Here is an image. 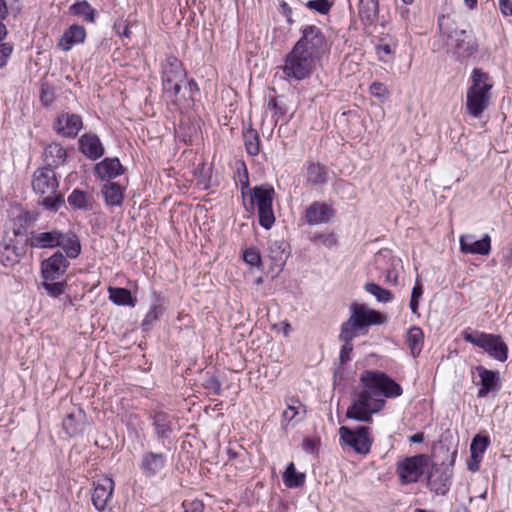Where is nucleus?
Segmentation results:
<instances>
[{
    "instance_id": "nucleus-2",
    "label": "nucleus",
    "mask_w": 512,
    "mask_h": 512,
    "mask_svg": "<svg viewBox=\"0 0 512 512\" xmlns=\"http://www.w3.org/2000/svg\"><path fill=\"white\" fill-rule=\"evenodd\" d=\"M386 322V317L379 311L373 310L365 304L353 303L350 306V317L343 322L339 339L344 343L340 351L341 363L350 361L353 351L352 340L367 333V328L372 325H380Z\"/></svg>"
},
{
    "instance_id": "nucleus-50",
    "label": "nucleus",
    "mask_w": 512,
    "mask_h": 512,
    "mask_svg": "<svg viewBox=\"0 0 512 512\" xmlns=\"http://www.w3.org/2000/svg\"><path fill=\"white\" fill-rule=\"evenodd\" d=\"M422 294H423L422 285L418 281H416V283L412 289L411 299H410V309L413 314L417 313L418 304H419L418 300L422 296Z\"/></svg>"
},
{
    "instance_id": "nucleus-31",
    "label": "nucleus",
    "mask_w": 512,
    "mask_h": 512,
    "mask_svg": "<svg viewBox=\"0 0 512 512\" xmlns=\"http://www.w3.org/2000/svg\"><path fill=\"white\" fill-rule=\"evenodd\" d=\"M69 13L87 23H94L98 15L97 10L86 0L77 1L70 5Z\"/></svg>"
},
{
    "instance_id": "nucleus-36",
    "label": "nucleus",
    "mask_w": 512,
    "mask_h": 512,
    "mask_svg": "<svg viewBox=\"0 0 512 512\" xmlns=\"http://www.w3.org/2000/svg\"><path fill=\"white\" fill-rule=\"evenodd\" d=\"M379 4L378 0H360L359 15L362 21L372 24L378 17Z\"/></svg>"
},
{
    "instance_id": "nucleus-35",
    "label": "nucleus",
    "mask_w": 512,
    "mask_h": 512,
    "mask_svg": "<svg viewBox=\"0 0 512 512\" xmlns=\"http://www.w3.org/2000/svg\"><path fill=\"white\" fill-rule=\"evenodd\" d=\"M83 412L81 410L78 411L77 414L69 413L63 419V429L69 436H75L80 434L84 429L83 424Z\"/></svg>"
},
{
    "instance_id": "nucleus-3",
    "label": "nucleus",
    "mask_w": 512,
    "mask_h": 512,
    "mask_svg": "<svg viewBox=\"0 0 512 512\" xmlns=\"http://www.w3.org/2000/svg\"><path fill=\"white\" fill-rule=\"evenodd\" d=\"M33 192L38 196V204L50 212H57L65 203L59 192V181L55 171L49 167H41L34 171L31 180Z\"/></svg>"
},
{
    "instance_id": "nucleus-27",
    "label": "nucleus",
    "mask_w": 512,
    "mask_h": 512,
    "mask_svg": "<svg viewBox=\"0 0 512 512\" xmlns=\"http://www.w3.org/2000/svg\"><path fill=\"white\" fill-rule=\"evenodd\" d=\"M477 51L478 44L476 39L465 30V34L458 37L450 51V54L457 56V58H467Z\"/></svg>"
},
{
    "instance_id": "nucleus-4",
    "label": "nucleus",
    "mask_w": 512,
    "mask_h": 512,
    "mask_svg": "<svg viewBox=\"0 0 512 512\" xmlns=\"http://www.w3.org/2000/svg\"><path fill=\"white\" fill-rule=\"evenodd\" d=\"M493 86V80L487 72L481 68L472 70L465 103L466 112L470 116L479 118L488 108Z\"/></svg>"
},
{
    "instance_id": "nucleus-1",
    "label": "nucleus",
    "mask_w": 512,
    "mask_h": 512,
    "mask_svg": "<svg viewBox=\"0 0 512 512\" xmlns=\"http://www.w3.org/2000/svg\"><path fill=\"white\" fill-rule=\"evenodd\" d=\"M359 384L361 390L346 412L348 418L358 421H371L372 414L383 409L386 398H396L403 393L397 382L379 371L363 372Z\"/></svg>"
},
{
    "instance_id": "nucleus-45",
    "label": "nucleus",
    "mask_w": 512,
    "mask_h": 512,
    "mask_svg": "<svg viewBox=\"0 0 512 512\" xmlns=\"http://www.w3.org/2000/svg\"><path fill=\"white\" fill-rule=\"evenodd\" d=\"M370 94L377 98L381 103L386 102L390 97V91L387 86L381 82H373L369 87Z\"/></svg>"
},
{
    "instance_id": "nucleus-12",
    "label": "nucleus",
    "mask_w": 512,
    "mask_h": 512,
    "mask_svg": "<svg viewBox=\"0 0 512 512\" xmlns=\"http://www.w3.org/2000/svg\"><path fill=\"white\" fill-rule=\"evenodd\" d=\"M427 469L428 458L425 455L408 457L397 464V474L403 484L417 482Z\"/></svg>"
},
{
    "instance_id": "nucleus-37",
    "label": "nucleus",
    "mask_w": 512,
    "mask_h": 512,
    "mask_svg": "<svg viewBox=\"0 0 512 512\" xmlns=\"http://www.w3.org/2000/svg\"><path fill=\"white\" fill-rule=\"evenodd\" d=\"M407 345L413 357L419 356L424 343V334L421 328L414 326L407 333Z\"/></svg>"
},
{
    "instance_id": "nucleus-32",
    "label": "nucleus",
    "mask_w": 512,
    "mask_h": 512,
    "mask_svg": "<svg viewBox=\"0 0 512 512\" xmlns=\"http://www.w3.org/2000/svg\"><path fill=\"white\" fill-rule=\"evenodd\" d=\"M67 202L72 209L87 211L92 207L93 198L83 190L74 189L68 195Z\"/></svg>"
},
{
    "instance_id": "nucleus-64",
    "label": "nucleus",
    "mask_w": 512,
    "mask_h": 512,
    "mask_svg": "<svg viewBox=\"0 0 512 512\" xmlns=\"http://www.w3.org/2000/svg\"><path fill=\"white\" fill-rule=\"evenodd\" d=\"M254 282H255L256 285H260V284L263 283V278L262 277H258V278L255 279Z\"/></svg>"
},
{
    "instance_id": "nucleus-16",
    "label": "nucleus",
    "mask_w": 512,
    "mask_h": 512,
    "mask_svg": "<svg viewBox=\"0 0 512 512\" xmlns=\"http://www.w3.org/2000/svg\"><path fill=\"white\" fill-rule=\"evenodd\" d=\"M83 128L82 117L75 113H61L54 124L56 133L66 138H74Z\"/></svg>"
},
{
    "instance_id": "nucleus-25",
    "label": "nucleus",
    "mask_w": 512,
    "mask_h": 512,
    "mask_svg": "<svg viewBox=\"0 0 512 512\" xmlns=\"http://www.w3.org/2000/svg\"><path fill=\"white\" fill-rule=\"evenodd\" d=\"M24 254L23 246H18L13 240L0 244V263L5 267H13Z\"/></svg>"
},
{
    "instance_id": "nucleus-54",
    "label": "nucleus",
    "mask_w": 512,
    "mask_h": 512,
    "mask_svg": "<svg viewBox=\"0 0 512 512\" xmlns=\"http://www.w3.org/2000/svg\"><path fill=\"white\" fill-rule=\"evenodd\" d=\"M499 9L503 16H511L512 15V3L510 0H498Z\"/></svg>"
},
{
    "instance_id": "nucleus-49",
    "label": "nucleus",
    "mask_w": 512,
    "mask_h": 512,
    "mask_svg": "<svg viewBox=\"0 0 512 512\" xmlns=\"http://www.w3.org/2000/svg\"><path fill=\"white\" fill-rule=\"evenodd\" d=\"M488 446V440L486 437L475 436L470 444V453L476 457L483 456Z\"/></svg>"
},
{
    "instance_id": "nucleus-58",
    "label": "nucleus",
    "mask_w": 512,
    "mask_h": 512,
    "mask_svg": "<svg viewBox=\"0 0 512 512\" xmlns=\"http://www.w3.org/2000/svg\"><path fill=\"white\" fill-rule=\"evenodd\" d=\"M8 14V8L5 0H0V19H4Z\"/></svg>"
},
{
    "instance_id": "nucleus-42",
    "label": "nucleus",
    "mask_w": 512,
    "mask_h": 512,
    "mask_svg": "<svg viewBox=\"0 0 512 512\" xmlns=\"http://www.w3.org/2000/svg\"><path fill=\"white\" fill-rule=\"evenodd\" d=\"M365 291L373 295L378 302L387 303L393 298V295L389 290L384 289L375 283H367L365 285Z\"/></svg>"
},
{
    "instance_id": "nucleus-52",
    "label": "nucleus",
    "mask_w": 512,
    "mask_h": 512,
    "mask_svg": "<svg viewBox=\"0 0 512 512\" xmlns=\"http://www.w3.org/2000/svg\"><path fill=\"white\" fill-rule=\"evenodd\" d=\"M315 241H318L327 248H332L338 243V239L334 233L320 234L315 237Z\"/></svg>"
},
{
    "instance_id": "nucleus-61",
    "label": "nucleus",
    "mask_w": 512,
    "mask_h": 512,
    "mask_svg": "<svg viewBox=\"0 0 512 512\" xmlns=\"http://www.w3.org/2000/svg\"><path fill=\"white\" fill-rule=\"evenodd\" d=\"M211 387L215 390L216 393H219L220 388H221V384L217 380H212L211 381Z\"/></svg>"
},
{
    "instance_id": "nucleus-22",
    "label": "nucleus",
    "mask_w": 512,
    "mask_h": 512,
    "mask_svg": "<svg viewBox=\"0 0 512 512\" xmlns=\"http://www.w3.org/2000/svg\"><path fill=\"white\" fill-rule=\"evenodd\" d=\"M286 409L282 413L281 427L287 430L290 426L293 427L305 415V406L299 400L291 398L286 401Z\"/></svg>"
},
{
    "instance_id": "nucleus-60",
    "label": "nucleus",
    "mask_w": 512,
    "mask_h": 512,
    "mask_svg": "<svg viewBox=\"0 0 512 512\" xmlns=\"http://www.w3.org/2000/svg\"><path fill=\"white\" fill-rule=\"evenodd\" d=\"M464 3L468 9L473 10L477 7L478 1L477 0H464Z\"/></svg>"
},
{
    "instance_id": "nucleus-56",
    "label": "nucleus",
    "mask_w": 512,
    "mask_h": 512,
    "mask_svg": "<svg viewBox=\"0 0 512 512\" xmlns=\"http://www.w3.org/2000/svg\"><path fill=\"white\" fill-rule=\"evenodd\" d=\"M301 446L302 450L307 454H312L315 450V442L312 439H304Z\"/></svg>"
},
{
    "instance_id": "nucleus-6",
    "label": "nucleus",
    "mask_w": 512,
    "mask_h": 512,
    "mask_svg": "<svg viewBox=\"0 0 512 512\" xmlns=\"http://www.w3.org/2000/svg\"><path fill=\"white\" fill-rule=\"evenodd\" d=\"M317 61L305 51L293 46L281 66L284 78L288 81H301L308 78L312 74Z\"/></svg>"
},
{
    "instance_id": "nucleus-29",
    "label": "nucleus",
    "mask_w": 512,
    "mask_h": 512,
    "mask_svg": "<svg viewBox=\"0 0 512 512\" xmlns=\"http://www.w3.org/2000/svg\"><path fill=\"white\" fill-rule=\"evenodd\" d=\"M62 238V232L59 230H51L34 234L31 239V246L35 248H55L59 246Z\"/></svg>"
},
{
    "instance_id": "nucleus-46",
    "label": "nucleus",
    "mask_w": 512,
    "mask_h": 512,
    "mask_svg": "<svg viewBox=\"0 0 512 512\" xmlns=\"http://www.w3.org/2000/svg\"><path fill=\"white\" fill-rule=\"evenodd\" d=\"M42 287L45 289L47 294L51 297H59L65 292V283L63 281H46L42 282Z\"/></svg>"
},
{
    "instance_id": "nucleus-47",
    "label": "nucleus",
    "mask_w": 512,
    "mask_h": 512,
    "mask_svg": "<svg viewBox=\"0 0 512 512\" xmlns=\"http://www.w3.org/2000/svg\"><path fill=\"white\" fill-rule=\"evenodd\" d=\"M267 111L272 112L273 116L277 118L286 114L287 108L282 98H270L266 106Z\"/></svg>"
},
{
    "instance_id": "nucleus-19",
    "label": "nucleus",
    "mask_w": 512,
    "mask_h": 512,
    "mask_svg": "<svg viewBox=\"0 0 512 512\" xmlns=\"http://www.w3.org/2000/svg\"><path fill=\"white\" fill-rule=\"evenodd\" d=\"M459 243L461 252L466 254L488 255L491 250V238L488 234L482 239H476L472 234L462 235Z\"/></svg>"
},
{
    "instance_id": "nucleus-10",
    "label": "nucleus",
    "mask_w": 512,
    "mask_h": 512,
    "mask_svg": "<svg viewBox=\"0 0 512 512\" xmlns=\"http://www.w3.org/2000/svg\"><path fill=\"white\" fill-rule=\"evenodd\" d=\"M339 436L342 444L351 448L355 453L360 455L370 453L373 438L369 427L357 426L355 428H348L341 426L339 428Z\"/></svg>"
},
{
    "instance_id": "nucleus-24",
    "label": "nucleus",
    "mask_w": 512,
    "mask_h": 512,
    "mask_svg": "<svg viewBox=\"0 0 512 512\" xmlns=\"http://www.w3.org/2000/svg\"><path fill=\"white\" fill-rule=\"evenodd\" d=\"M85 38V28L81 25L73 24L64 31L59 39L58 47L63 51H69L73 46L83 43Z\"/></svg>"
},
{
    "instance_id": "nucleus-39",
    "label": "nucleus",
    "mask_w": 512,
    "mask_h": 512,
    "mask_svg": "<svg viewBox=\"0 0 512 512\" xmlns=\"http://www.w3.org/2000/svg\"><path fill=\"white\" fill-rule=\"evenodd\" d=\"M103 195L106 204L109 206H119L123 201V188L114 182L107 183L103 187Z\"/></svg>"
},
{
    "instance_id": "nucleus-51",
    "label": "nucleus",
    "mask_w": 512,
    "mask_h": 512,
    "mask_svg": "<svg viewBox=\"0 0 512 512\" xmlns=\"http://www.w3.org/2000/svg\"><path fill=\"white\" fill-rule=\"evenodd\" d=\"M54 100V90L47 83H42L40 88V101L43 105L48 106Z\"/></svg>"
},
{
    "instance_id": "nucleus-20",
    "label": "nucleus",
    "mask_w": 512,
    "mask_h": 512,
    "mask_svg": "<svg viewBox=\"0 0 512 512\" xmlns=\"http://www.w3.org/2000/svg\"><path fill=\"white\" fill-rule=\"evenodd\" d=\"M333 216V208L330 205L319 201L313 202L305 212V220L309 225L328 223Z\"/></svg>"
},
{
    "instance_id": "nucleus-7",
    "label": "nucleus",
    "mask_w": 512,
    "mask_h": 512,
    "mask_svg": "<svg viewBox=\"0 0 512 512\" xmlns=\"http://www.w3.org/2000/svg\"><path fill=\"white\" fill-rule=\"evenodd\" d=\"M463 339L484 350L491 358L505 362L508 358V347L499 335L479 331H463Z\"/></svg>"
},
{
    "instance_id": "nucleus-30",
    "label": "nucleus",
    "mask_w": 512,
    "mask_h": 512,
    "mask_svg": "<svg viewBox=\"0 0 512 512\" xmlns=\"http://www.w3.org/2000/svg\"><path fill=\"white\" fill-rule=\"evenodd\" d=\"M43 156L47 166L53 169L65 162L67 153L59 143L52 142L45 147Z\"/></svg>"
},
{
    "instance_id": "nucleus-15",
    "label": "nucleus",
    "mask_w": 512,
    "mask_h": 512,
    "mask_svg": "<svg viewBox=\"0 0 512 512\" xmlns=\"http://www.w3.org/2000/svg\"><path fill=\"white\" fill-rule=\"evenodd\" d=\"M475 371L479 380L475 382L479 386L477 397L485 398L489 393L497 392L501 388L499 373L489 370L484 366H476Z\"/></svg>"
},
{
    "instance_id": "nucleus-18",
    "label": "nucleus",
    "mask_w": 512,
    "mask_h": 512,
    "mask_svg": "<svg viewBox=\"0 0 512 512\" xmlns=\"http://www.w3.org/2000/svg\"><path fill=\"white\" fill-rule=\"evenodd\" d=\"M167 456L161 452L146 451L140 460V470L146 477H154L166 466Z\"/></svg>"
},
{
    "instance_id": "nucleus-48",
    "label": "nucleus",
    "mask_w": 512,
    "mask_h": 512,
    "mask_svg": "<svg viewBox=\"0 0 512 512\" xmlns=\"http://www.w3.org/2000/svg\"><path fill=\"white\" fill-rule=\"evenodd\" d=\"M243 260L252 267H257L259 269L262 267L260 252L255 247H249L244 250Z\"/></svg>"
},
{
    "instance_id": "nucleus-23",
    "label": "nucleus",
    "mask_w": 512,
    "mask_h": 512,
    "mask_svg": "<svg viewBox=\"0 0 512 512\" xmlns=\"http://www.w3.org/2000/svg\"><path fill=\"white\" fill-rule=\"evenodd\" d=\"M79 150L89 159L96 160L104 154V147L97 135L86 133L79 139Z\"/></svg>"
},
{
    "instance_id": "nucleus-55",
    "label": "nucleus",
    "mask_w": 512,
    "mask_h": 512,
    "mask_svg": "<svg viewBox=\"0 0 512 512\" xmlns=\"http://www.w3.org/2000/svg\"><path fill=\"white\" fill-rule=\"evenodd\" d=\"M183 512H203V504L198 501L189 503L188 505H184Z\"/></svg>"
},
{
    "instance_id": "nucleus-53",
    "label": "nucleus",
    "mask_w": 512,
    "mask_h": 512,
    "mask_svg": "<svg viewBox=\"0 0 512 512\" xmlns=\"http://www.w3.org/2000/svg\"><path fill=\"white\" fill-rule=\"evenodd\" d=\"M13 48L8 43L0 44V68L4 67L10 57Z\"/></svg>"
},
{
    "instance_id": "nucleus-11",
    "label": "nucleus",
    "mask_w": 512,
    "mask_h": 512,
    "mask_svg": "<svg viewBox=\"0 0 512 512\" xmlns=\"http://www.w3.org/2000/svg\"><path fill=\"white\" fill-rule=\"evenodd\" d=\"M438 31L434 45L446 53H450L458 37L465 34V29H458L451 15L442 14L437 20Z\"/></svg>"
},
{
    "instance_id": "nucleus-13",
    "label": "nucleus",
    "mask_w": 512,
    "mask_h": 512,
    "mask_svg": "<svg viewBox=\"0 0 512 512\" xmlns=\"http://www.w3.org/2000/svg\"><path fill=\"white\" fill-rule=\"evenodd\" d=\"M69 267V261L61 252H55L41 263V275L46 281L59 280Z\"/></svg>"
},
{
    "instance_id": "nucleus-17",
    "label": "nucleus",
    "mask_w": 512,
    "mask_h": 512,
    "mask_svg": "<svg viewBox=\"0 0 512 512\" xmlns=\"http://www.w3.org/2000/svg\"><path fill=\"white\" fill-rule=\"evenodd\" d=\"M114 491V481L110 477H102L94 482L92 503L98 511H103L111 500Z\"/></svg>"
},
{
    "instance_id": "nucleus-34",
    "label": "nucleus",
    "mask_w": 512,
    "mask_h": 512,
    "mask_svg": "<svg viewBox=\"0 0 512 512\" xmlns=\"http://www.w3.org/2000/svg\"><path fill=\"white\" fill-rule=\"evenodd\" d=\"M59 242L60 243L58 247H61L65 251L67 257L71 259L78 257V255L81 252V245L77 236L74 233L62 232V238Z\"/></svg>"
},
{
    "instance_id": "nucleus-33",
    "label": "nucleus",
    "mask_w": 512,
    "mask_h": 512,
    "mask_svg": "<svg viewBox=\"0 0 512 512\" xmlns=\"http://www.w3.org/2000/svg\"><path fill=\"white\" fill-rule=\"evenodd\" d=\"M109 300L118 306L135 307L136 298L125 288L109 287Z\"/></svg>"
},
{
    "instance_id": "nucleus-63",
    "label": "nucleus",
    "mask_w": 512,
    "mask_h": 512,
    "mask_svg": "<svg viewBox=\"0 0 512 512\" xmlns=\"http://www.w3.org/2000/svg\"><path fill=\"white\" fill-rule=\"evenodd\" d=\"M380 50L384 51L386 54H390L391 53V49H390L389 45L381 46Z\"/></svg>"
},
{
    "instance_id": "nucleus-57",
    "label": "nucleus",
    "mask_w": 512,
    "mask_h": 512,
    "mask_svg": "<svg viewBox=\"0 0 512 512\" xmlns=\"http://www.w3.org/2000/svg\"><path fill=\"white\" fill-rule=\"evenodd\" d=\"M481 457H476L474 455H471L470 459L467 461L468 469L472 472H475L479 469V464L481 461Z\"/></svg>"
},
{
    "instance_id": "nucleus-26",
    "label": "nucleus",
    "mask_w": 512,
    "mask_h": 512,
    "mask_svg": "<svg viewBox=\"0 0 512 512\" xmlns=\"http://www.w3.org/2000/svg\"><path fill=\"white\" fill-rule=\"evenodd\" d=\"M268 257L272 261L271 270L277 275L282 271L288 258L287 244L283 241L271 242L268 248Z\"/></svg>"
},
{
    "instance_id": "nucleus-5",
    "label": "nucleus",
    "mask_w": 512,
    "mask_h": 512,
    "mask_svg": "<svg viewBox=\"0 0 512 512\" xmlns=\"http://www.w3.org/2000/svg\"><path fill=\"white\" fill-rule=\"evenodd\" d=\"M275 191L269 185L256 186L250 191V203H245L247 211H252L255 206L257 207L259 224L265 228L270 229L275 223V216L273 211V199Z\"/></svg>"
},
{
    "instance_id": "nucleus-9",
    "label": "nucleus",
    "mask_w": 512,
    "mask_h": 512,
    "mask_svg": "<svg viewBox=\"0 0 512 512\" xmlns=\"http://www.w3.org/2000/svg\"><path fill=\"white\" fill-rule=\"evenodd\" d=\"M185 79L186 71L181 61L174 56H168L162 67V85L165 95L171 99L177 97Z\"/></svg>"
},
{
    "instance_id": "nucleus-21",
    "label": "nucleus",
    "mask_w": 512,
    "mask_h": 512,
    "mask_svg": "<svg viewBox=\"0 0 512 512\" xmlns=\"http://www.w3.org/2000/svg\"><path fill=\"white\" fill-rule=\"evenodd\" d=\"M148 419L151 421L155 436L158 439L164 440L169 438L173 431V421L172 417L168 413L163 411H152L149 413Z\"/></svg>"
},
{
    "instance_id": "nucleus-44",
    "label": "nucleus",
    "mask_w": 512,
    "mask_h": 512,
    "mask_svg": "<svg viewBox=\"0 0 512 512\" xmlns=\"http://www.w3.org/2000/svg\"><path fill=\"white\" fill-rule=\"evenodd\" d=\"M333 3L329 0H308L304 6L310 11L326 15L330 12Z\"/></svg>"
},
{
    "instance_id": "nucleus-41",
    "label": "nucleus",
    "mask_w": 512,
    "mask_h": 512,
    "mask_svg": "<svg viewBox=\"0 0 512 512\" xmlns=\"http://www.w3.org/2000/svg\"><path fill=\"white\" fill-rule=\"evenodd\" d=\"M246 151L251 156H256L260 151L259 135L255 129L249 128L243 133Z\"/></svg>"
},
{
    "instance_id": "nucleus-38",
    "label": "nucleus",
    "mask_w": 512,
    "mask_h": 512,
    "mask_svg": "<svg viewBox=\"0 0 512 512\" xmlns=\"http://www.w3.org/2000/svg\"><path fill=\"white\" fill-rule=\"evenodd\" d=\"M306 178L310 185H323L327 182L326 168L319 163L311 162L307 166Z\"/></svg>"
},
{
    "instance_id": "nucleus-40",
    "label": "nucleus",
    "mask_w": 512,
    "mask_h": 512,
    "mask_svg": "<svg viewBox=\"0 0 512 512\" xmlns=\"http://www.w3.org/2000/svg\"><path fill=\"white\" fill-rule=\"evenodd\" d=\"M283 483L288 488H298L305 483V474L297 472L294 463H289L283 473Z\"/></svg>"
},
{
    "instance_id": "nucleus-14",
    "label": "nucleus",
    "mask_w": 512,
    "mask_h": 512,
    "mask_svg": "<svg viewBox=\"0 0 512 512\" xmlns=\"http://www.w3.org/2000/svg\"><path fill=\"white\" fill-rule=\"evenodd\" d=\"M375 264L385 275V280L391 285L398 282V268L401 267V260L392 255L390 250H381L375 256Z\"/></svg>"
},
{
    "instance_id": "nucleus-62",
    "label": "nucleus",
    "mask_w": 512,
    "mask_h": 512,
    "mask_svg": "<svg viewBox=\"0 0 512 512\" xmlns=\"http://www.w3.org/2000/svg\"><path fill=\"white\" fill-rule=\"evenodd\" d=\"M281 6H282V8L284 9L285 14L288 16V14H290V13H291V9H290V7H289V6L287 5V3H285V2H284V3H282V5H281Z\"/></svg>"
},
{
    "instance_id": "nucleus-8",
    "label": "nucleus",
    "mask_w": 512,
    "mask_h": 512,
    "mask_svg": "<svg viewBox=\"0 0 512 512\" xmlns=\"http://www.w3.org/2000/svg\"><path fill=\"white\" fill-rule=\"evenodd\" d=\"M301 37L295 47L319 60L329 49V43L321 28L316 25H305L301 28Z\"/></svg>"
},
{
    "instance_id": "nucleus-43",
    "label": "nucleus",
    "mask_w": 512,
    "mask_h": 512,
    "mask_svg": "<svg viewBox=\"0 0 512 512\" xmlns=\"http://www.w3.org/2000/svg\"><path fill=\"white\" fill-rule=\"evenodd\" d=\"M162 313L163 308L158 301L152 304L142 321V327L146 330L149 329L160 318Z\"/></svg>"
},
{
    "instance_id": "nucleus-59",
    "label": "nucleus",
    "mask_w": 512,
    "mask_h": 512,
    "mask_svg": "<svg viewBox=\"0 0 512 512\" xmlns=\"http://www.w3.org/2000/svg\"><path fill=\"white\" fill-rule=\"evenodd\" d=\"M409 440L412 443H422L423 440H424V434L423 433H416V434L412 435L409 438Z\"/></svg>"
},
{
    "instance_id": "nucleus-28",
    "label": "nucleus",
    "mask_w": 512,
    "mask_h": 512,
    "mask_svg": "<svg viewBox=\"0 0 512 512\" xmlns=\"http://www.w3.org/2000/svg\"><path fill=\"white\" fill-rule=\"evenodd\" d=\"M95 173L102 180H109L120 176L123 167L118 158H105L95 165Z\"/></svg>"
}]
</instances>
